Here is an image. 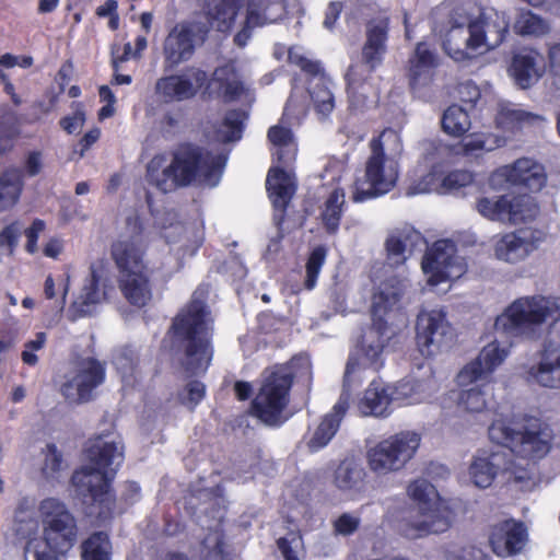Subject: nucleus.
<instances>
[{
    "label": "nucleus",
    "instance_id": "14",
    "mask_svg": "<svg viewBox=\"0 0 560 560\" xmlns=\"http://www.w3.org/2000/svg\"><path fill=\"white\" fill-rule=\"evenodd\" d=\"M421 268L430 287L460 278L466 272V264L456 255L454 242L436 241L421 261Z\"/></svg>",
    "mask_w": 560,
    "mask_h": 560
},
{
    "label": "nucleus",
    "instance_id": "22",
    "mask_svg": "<svg viewBox=\"0 0 560 560\" xmlns=\"http://www.w3.org/2000/svg\"><path fill=\"white\" fill-rule=\"evenodd\" d=\"M489 541L499 557L515 556L527 545V528L522 522L512 518L499 522L492 526Z\"/></svg>",
    "mask_w": 560,
    "mask_h": 560
},
{
    "label": "nucleus",
    "instance_id": "6",
    "mask_svg": "<svg viewBox=\"0 0 560 560\" xmlns=\"http://www.w3.org/2000/svg\"><path fill=\"white\" fill-rule=\"evenodd\" d=\"M560 319V299L542 295L515 300L495 319V329L509 336L537 338L542 324L553 325Z\"/></svg>",
    "mask_w": 560,
    "mask_h": 560
},
{
    "label": "nucleus",
    "instance_id": "18",
    "mask_svg": "<svg viewBox=\"0 0 560 560\" xmlns=\"http://www.w3.org/2000/svg\"><path fill=\"white\" fill-rule=\"evenodd\" d=\"M417 343L424 355L450 346L454 334L443 310L423 311L417 318Z\"/></svg>",
    "mask_w": 560,
    "mask_h": 560
},
{
    "label": "nucleus",
    "instance_id": "49",
    "mask_svg": "<svg viewBox=\"0 0 560 560\" xmlns=\"http://www.w3.org/2000/svg\"><path fill=\"white\" fill-rule=\"evenodd\" d=\"M442 129L447 135L460 137L470 129L468 113L458 105L450 106L442 116Z\"/></svg>",
    "mask_w": 560,
    "mask_h": 560
},
{
    "label": "nucleus",
    "instance_id": "40",
    "mask_svg": "<svg viewBox=\"0 0 560 560\" xmlns=\"http://www.w3.org/2000/svg\"><path fill=\"white\" fill-rule=\"evenodd\" d=\"M208 20L219 32L230 31L240 10V0H205Z\"/></svg>",
    "mask_w": 560,
    "mask_h": 560
},
{
    "label": "nucleus",
    "instance_id": "37",
    "mask_svg": "<svg viewBox=\"0 0 560 560\" xmlns=\"http://www.w3.org/2000/svg\"><path fill=\"white\" fill-rule=\"evenodd\" d=\"M370 73L364 65H352L346 74L349 107L353 110H362L368 105L372 90L366 82V75Z\"/></svg>",
    "mask_w": 560,
    "mask_h": 560
},
{
    "label": "nucleus",
    "instance_id": "44",
    "mask_svg": "<svg viewBox=\"0 0 560 560\" xmlns=\"http://www.w3.org/2000/svg\"><path fill=\"white\" fill-rule=\"evenodd\" d=\"M506 223L518 224L534 220L539 213V206L529 195L511 196Z\"/></svg>",
    "mask_w": 560,
    "mask_h": 560
},
{
    "label": "nucleus",
    "instance_id": "48",
    "mask_svg": "<svg viewBox=\"0 0 560 560\" xmlns=\"http://www.w3.org/2000/svg\"><path fill=\"white\" fill-rule=\"evenodd\" d=\"M82 560H112V544L106 533L96 532L81 545Z\"/></svg>",
    "mask_w": 560,
    "mask_h": 560
},
{
    "label": "nucleus",
    "instance_id": "32",
    "mask_svg": "<svg viewBox=\"0 0 560 560\" xmlns=\"http://www.w3.org/2000/svg\"><path fill=\"white\" fill-rule=\"evenodd\" d=\"M394 390V400L400 405H415L428 401L438 390L433 376L422 380L406 378L397 383Z\"/></svg>",
    "mask_w": 560,
    "mask_h": 560
},
{
    "label": "nucleus",
    "instance_id": "57",
    "mask_svg": "<svg viewBox=\"0 0 560 560\" xmlns=\"http://www.w3.org/2000/svg\"><path fill=\"white\" fill-rule=\"evenodd\" d=\"M38 529V522L34 517V512L23 505L19 506L14 515L13 530L19 537L30 538Z\"/></svg>",
    "mask_w": 560,
    "mask_h": 560
},
{
    "label": "nucleus",
    "instance_id": "10",
    "mask_svg": "<svg viewBox=\"0 0 560 560\" xmlns=\"http://www.w3.org/2000/svg\"><path fill=\"white\" fill-rule=\"evenodd\" d=\"M420 441V435L411 431L390 435L369 448L366 453L369 468L380 476L402 469L415 456Z\"/></svg>",
    "mask_w": 560,
    "mask_h": 560
},
{
    "label": "nucleus",
    "instance_id": "31",
    "mask_svg": "<svg viewBox=\"0 0 560 560\" xmlns=\"http://www.w3.org/2000/svg\"><path fill=\"white\" fill-rule=\"evenodd\" d=\"M409 62V81L413 90L427 86L432 82L438 67V58L425 43L417 45L415 55Z\"/></svg>",
    "mask_w": 560,
    "mask_h": 560
},
{
    "label": "nucleus",
    "instance_id": "64",
    "mask_svg": "<svg viewBox=\"0 0 560 560\" xmlns=\"http://www.w3.org/2000/svg\"><path fill=\"white\" fill-rule=\"evenodd\" d=\"M23 232V225L20 221H14L4 226L0 232V249L5 248L9 255H12L19 245Z\"/></svg>",
    "mask_w": 560,
    "mask_h": 560
},
{
    "label": "nucleus",
    "instance_id": "35",
    "mask_svg": "<svg viewBox=\"0 0 560 560\" xmlns=\"http://www.w3.org/2000/svg\"><path fill=\"white\" fill-rule=\"evenodd\" d=\"M545 120L544 116L524 110L512 103L500 104L495 116L498 128L509 132H514L525 126H541Z\"/></svg>",
    "mask_w": 560,
    "mask_h": 560
},
{
    "label": "nucleus",
    "instance_id": "15",
    "mask_svg": "<svg viewBox=\"0 0 560 560\" xmlns=\"http://www.w3.org/2000/svg\"><path fill=\"white\" fill-rule=\"evenodd\" d=\"M112 291H114V285L105 264L103 261L93 262L90 266L89 277L71 304L72 319L93 315L97 306L108 299Z\"/></svg>",
    "mask_w": 560,
    "mask_h": 560
},
{
    "label": "nucleus",
    "instance_id": "39",
    "mask_svg": "<svg viewBox=\"0 0 560 560\" xmlns=\"http://www.w3.org/2000/svg\"><path fill=\"white\" fill-rule=\"evenodd\" d=\"M119 288L126 300L138 307L147 305L152 298L147 271L119 276Z\"/></svg>",
    "mask_w": 560,
    "mask_h": 560
},
{
    "label": "nucleus",
    "instance_id": "8",
    "mask_svg": "<svg viewBox=\"0 0 560 560\" xmlns=\"http://www.w3.org/2000/svg\"><path fill=\"white\" fill-rule=\"evenodd\" d=\"M39 516L43 524V538L49 551L39 550L37 544L28 541L25 553L34 548L35 560H58L52 553H67L78 540V525L67 506L55 498H47L39 503Z\"/></svg>",
    "mask_w": 560,
    "mask_h": 560
},
{
    "label": "nucleus",
    "instance_id": "5",
    "mask_svg": "<svg viewBox=\"0 0 560 560\" xmlns=\"http://www.w3.org/2000/svg\"><path fill=\"white\" fill-rule=\"evenodd\" d=\"M209 320L206 305L194 298L175 317L170 335L172 348L183 353L180 359L185 371L190 375L205 373L212 359Z\"/></svg>",
    "mask_w": 560,
    "mask_h": 560
},
{
    "label": "nucleus",
    "instance_id": "20",
    "mask_svg": "<svg viewBox=\"0 0 560 560\" xmlns=\"http://www.w3.org/2000/svg\"><path fill=\"white\" fill-rule=\"evenodd\" d=\"M499 472H509L515 481L530 478L526 468L518 467L504 451L492 452L487 456H477L470 465L469 474L479 488H488Z\"/></svg>",
    "mask_w": 560,
    "mask_h": 560
},
{
    "label": "nucleus",
    "instance_id": "52",
    "mask_svg": "<svg viewBox=\"0 0 560 560\" xmlns=\"http://www.w3.org/2000/svg\"><path fill=\"white\" fill-rule=\"evenodd\" d=\"M515 32L523 36H544L550 32V24L532 11H522L514 23Z\"/></svg>",
    "mask_w": 560,
    "mask_h": 560
},
{
    "label": "nucleus",
    "instance_id": "41",
    "mask_svg": "<svg viewBox=\"0 0 560 560\" xmlns=\"http://www.w3.org/2000/svg\"><path fill=\"white\" fill-rule=\"evenodd\" d=\"M24 186L23 173L19 167H9L0 176V211L13 208L20 200Z\"/></svg>",
    "mask_w": 560,
    "mask_h": 560
},
{
    "label": "nucleus",
    "instance_id": "3",
    "mask_svg": "<svg viewBox=\"0 0 560 560\" xmlns=\"http://www.w3.org/2000/svg\"><path fill=\"white\" fill-rule=\"evenodd\" d=\"M89 464L77 470L72 483L83 497H90L100 505L98 516L107 518L115 504L110 481L124 462V445L120 439L97 436L86 451Z\"/></svg>",
    "mask_w": 560,
    "mask_h": 560
},
{
    "label": "nucleus",
    "instance_id": "16",
    "mask_svg": "<svg viewBox=\"0 0 560 560\" xmlns=\"http://www.w3.org/2000/svg\"><path fill=\"white\" fill-rule=\"evenodd\" d=\"M289 62L299 67L311 75L310 96L320 119L327 118L335 108V97L328 86L329 80L325 75L319 61L308 58L301 47H291L288 52Z\"/></svg>",
    "mask_w": 560,
    "mask_h": 560
},
{
    "label": "nucleus",
    "instance_id": "62",
    "mask_svg": "<svg viewBox=\"0 0 560 560\" xmlns=\"http://www.w3.org/2000/svg\"><path fill=\"white\" fill-rule=\"evenodd\" d=\"M474 182V176L465 170H456L450 172L445 176H441L442 194L453 192L459 188L466 187Z\"/></svg>",
    "mask_w": 560,
    "mask_h": 560
},
{
    "label": "nucleus",
    "instance_id": "63",
    "mask_svg": "<svg viewBox=\"0 0 560 560\" xmlns=\"http://www.w3.org/2000/svg\"><path fill=\"white\" fill-rule=\"evenodd\" d=\"M206 386L200 381H190L178 393V400L182 405L192 410L203 399Z\"/></svg>",
    "mask_w": 560,
    "mask_h": 560
},
{
    "label": "nucleus",
    "instance_id": "28",
    "mask_svg": "<svg viewBox=\"0 0 560 560\" xmlns=\"http://www.w3.org/2000/svg\"><path fill=\"white\" fill-rule=\"evenodd\" d=\"M544 57L535 49H522L514 55L511 73L522 89H527L535 84L544 74Z\"/></svg>",
    "mask_w": 560,
    "mask_h": 560
},
{
    "label": "nucleus",
    "instance_id": "33",
    "mask_svg": "<svg viewBox=\"0 0 560 560\" xmlns=\"http://www.w3.org/2000/svg\"><path fill=\"white\" fill-rule=\"evenodd\" d=\"M110 254L119 276L145 270L143 261L144 245L129 241H117L112 245Z\"/></svg>",
    "mask_w": 560,
    "mask_h": 560
},
{
    "label": "nucleus",
    "instance_id": "27",
    "mask_svg": "<svg viewBox=\"0 0 560 560\" xmlns=\"http://www.w3.org/2000/svg\"><path fill=\"white\" fill-rule=\"evenodd\" d=\"M388 31V19L380 18L372 20L366 25V42L362 49L363 61L369 72H372L382 61L386 51Z\"/></svg>",
    "mask_w": 560,
    "mask_h": 560
},
{
    "label": "nucleus",
    "instance_id": "13",
    "mask_svg": "<svg viewBox=\"0 0 560 560\" xmlns=\"http://www.w3.org/2000/svg\"><path fill=\"white\" fill-rule=\"evenodd\" d=\"M398 178V163L390 162L373 152L365 162L363 178H358L351 191L354 202H363L392 190Z\"/></svg>",
    "mask_w": 560,
    "mask_h": 560
},
{
    "label": "nucleus",
    "instance_id": "17",
    "mask_svg": "<svg viewBox=\"0 0 560 560\" xmlns=\"http://www.w3.org/2000/svg\"><path fill=\"white\" fill-rule=\"evenodd\" d=\"M357 370H359V360L351 355L346 365L343 390L338 401L332 407V410L322 419L320 423L307 442V447L311 452H317L325 447L337 433L349 408L350 393L348 387L350 385L351 375Z\"/></svg>",
    "mask_w": 560,
    "mask_h": 560
},
{
    "label": "nucleus",
    "instance_id": "9",
    "mask_svg": "<svg viewBox=\"0 0 560 560\" xmlns=\"http://www.w3.org/2000/svg\"><path fill=\"white\" fill-rule=\"evenodd\" d=\"M292 382L289 366L277 365L265 371L260 390L253 400L254 415L265 424L278 427L287 420L283 411L289 402Z\"/></svg>",
    "mask_w": 560,
    "mask_h": 560
},
{
    "label": "nucleus",
    "instance_id": "7",
    "mask_svg": "<svg viewBox=\"0 0 560 560\" xmlns=\"http://www.w3.org/2000/svg\"><path fill=\"white\" fill-rule=\"evenodd\" d=\"M488 434L492 442L505 446L521 458L539 459L550 451V430L536 418L495 420L489 427Z\"/></svg>",
    "mask_w": 560,
    "mask_h": 560
},
{
    "label": "nucleus",
    "instance_id": "61",
    "mask_svg": "<svg viewBox=\"0 0 560 560\" xmlns=\"http://www.w3.org/2000/svg\"><path fill=\"white\" fill-rule=\"evenodd\" d=\"M441 175L438 170L432 168L427 175H424L419 182L412 183L407 188L408 196H415L419 194L436 192L442 194Z\"/></svg>",
    "mask_w": 560,
    "mask_h": 560
},
{
    "label": "nucleus",
    "instance_id": "25",
    "mask_svg": "<svg viewBox=\"0 0 560 560\" xmlns=\"http://www.w3.org/2000/svg\"><path fill=\"white\" fill-rule=\"evenodd\" d=\"M266 187L276 210L273 220L277 225H280L284 219L285 209L295 192L294 175L280 166L271 167L267 175Z\"/></svg>",
    "mask_w": 560,
    "mask_h": 560
},
{
    "label": "nucleus",
    "instance_id": "19",
    "mask_svg": "<svg viewBox=\"0 0 560 560\" xmlns=\"http://www.w3.org/2000/svg\"><path fill=\"white\" fill-rule=\"evenodd\" d=\"M510 351L498 341L486 345L478 355L465 364L456 375V384L467 387L478 382L490 383L495 370L505 361Z\"/></svg>",
    "mask_w": 560,
    "mask_h": 560
},
{
    "label": "nucleus",
    "instance_id": "21",
    "mask_svg": "<svg viewBox=\"0 0 560 560\" xmlns=\"http://www.w3.org/2000/svg\"><path fill=\"white\" fill-rule=\"evenodd\" d=\"M450 514L448 509L439 501L427 506L417 508L404 520L400 526L401 533L409 539L444 533L451 526Z\"/></svg>",
    "mask_w": 560,
    "mask_h": 560
},
{
    "label": "nucleus",
    "instance_id": "11",
    "mask_svg": "<svg viewBox=\"0 0 560 560\" xmlns=\"http://www.w3.org/2000/svg\"><path fill=\"white\" fill-rule=\"evenodd\" d=\"M209 25L201 19L184 20L175 24L163 43L164 62L170 68L189 61L208 36Z\"/></svg>",
    "mask_w": 560,
    "mask_h": 560
},
{
    "label": "nucleus",
    "instance_id": "50",
    "mask_svg": "<svg viewBox=\"0 0 560 560\" xmlns=\"http://www.w3.org/2000/svg\"><path fill=\"white\" fill-rule=\"evenodd\" d=\"M246 118L247 114L244 110L234 109L228 112L220 128L215 132L217 140L221 142L240 140Z\"/></svg>",
    "mask_w": 560,
    "mask_h": 560
},
{
    "label": "nucleus",
    "instance_id": "26",
    "mask_svg": "<svg viewBox=\"0 0 560 560\" xmlns=\"http://www.w3.org/2000/svg\"><path fill=\"white\" fill-rule=\"evenodd\" d=\"M537 241L534 232L528 229L505 233L494 243V256L499 260L515 264L525 259L536 248Z\"/></svg>",
    "mask_w": 560,
    "mask_h": 560
},
{
    "label": "nucleus",
    "instance_id": "53",
    "mask_svg": "<svg viewBox=\"0 0 560 560\" xmlns=\"http://www.w3.org/2000/svg\"><path fill=\"white\" fill-rule=\"evenodd\" d=\"M343 205V190L335 189L327 198L322 212L324 225L329 233H335L338 230Z\"/></svg>",
    "mask_w": 560,
    "mask_h": 560
},
{
    "label": "nucleus",
    "instance_id": "29",
    "mask_svg": "<svg viewBox=\"0 0 560 560\" xmlns=\"http://www.w3.org/2000/svg\"><path fill=\"white\" fill-rule=\"evenodd\" d=\"M503 175L511 184L524 186L533 191L540 190L547 180L544 166L527 158L518 159L514 164L505 166Z\"/></svg>",
    "mask_w": 560,
    "mask_h": 560
},
{
    "label": "nucleus",
    "instance_id": "51",
    "mask_svg": "<svg viewBox=\"0 0 560 560\" xmlns=\"http://www.w3.org/2000/svg\"><path fill=\"white\" fill-rule=\"evenodd\" d=\"M486 384L462 389L457 395V407L468 413H481L487 410L488 400L485 392Z\"/></svg>",
    "mask_w": 560,
    "mask_h": 560
},
{
    "label": "nucleus",
    "instance_id": "45",
    "mask_svg": "<svg viewBox=\"0 0 560 560\" xmlns=\"http://www.w3.org/2000/svg\"><path fill=\"white\" fill-rule=\"evenodd\" d=\"M505 144V139L490 132H475L465 137L456 147L459 153L474 154L478 151H493Z\"/></svg>",
    "mask_w": 560,
    "mask_h": 560
},
{
    "label": "nucleus",
    "instance_id": "43",
    "mask_svg": "<svg viewBox=\"0 0 560 560\" xmlns=\"http://www.w3.org/2000/svg\"><path fill=\"white\" fill-rule=\"evenodd\" d=\"M268 138L276 148L273 155L280 164L289 165L295 160L298 149L290 129L273 126L268 131Z\"/></svg>",
    "mask_w": 560,
    "mask_h": 560
},
{
    "label": "nucleus",
    "instance_id": "30",
    "mask_svg": "<svg viewBox=\"0 0 560 560\" xmlns=\"http://www.w3.org/2000/svg\"><path fill=\"white\" fill-rule=\"evenodd\" d=\"M394 401L393 387L381 381H372L359 400L358 408L363 416L386 417Z\"/></svg>",
    "mask_w": 560,
    "mask_h": 560
},
{
    "label": "nucleus",
    "instance_id": "36",
    "mask_svg": "<svg viewBox=\"0 0 560 560\" xmlns=\"http://www.w3.org/2000/svg\"><path fill=\"white\" fill-rule=\"evenodd\" d=\"M366 471L353 458L343 459L334 472V485L341 491L361 493L365 488Z\"/></svg>",
    "mask_w": 560,
    "mask_h": 560
},
{
    "label": "nucleus",
    "instance_id": "60",
    "mask_svg": "<svg viewBox=\"0 0 560 560\" xmlns=\"http://www.w3.org/2000/svg\"><path fill=\"white\" fill-rule=\"evenodd\" d=\"M441 175L438 170L432 168L427 175H424L419 182L412 183L407 188L408 196H415L419 194L436 192L442 194Z\"/></svg>",
    "mask_w": 560,
    "mask_h": 560
},
{
    "label": "nucleus",
    "instance_id": "42",
    "mask_svg": "<svg viewBox=\"0 0 560 560\" xmlns=\"http://www.w3.org/2000/svg\"><path fill=\"white\" fill-rule=\"evenodd\" d=\"M369 147L371 152L395 163H398L404 151L400 135L390 128L383 130L378 137L373 138Z\"/></svg>",
    "mask_w": 560,
    "mask_h": 560
},
{
    "label": "nucleus",
    "instance_id": "55",
    "mask_svg": "<svg viewBox=\"0 0 560 560\" xmlns=\"http://www.w3.org/2000/svg\"><path fill=\"white\" fill-rule=\"evenodd\" d=\"M200 552L203 560H226L223 533L219 527L209 532L203 538Z\"/></svg>",
    "mask_w": 560,
    "mask_h": 560
},
{
    "label": "nucleus",
    "instance_id": "58",
    "mask_svg": "<svg viewBox=\"0 0 560 560\" xmlns=\"http://www.w3.org/2000/svg\"><path fill=\"white\" fill-rule=\"evenodd\" d=\"M409 497L418 502V508L438 502V493L434 487L425 479H418L408 486Z\"/></svg>",
    "mask_w": 560,
    "mask_h": 560
},
{
    "label": "nucleus",
    "instance_id": "54",
    "mask_svg": "<svg viewBox=\"0 0 560 560\" xmlns=\"http://www.w3.org/2000/svg\"><path fill=\"white\" fill-rule=\"evenodd\" d=\"M113 363L121 375L126 385H132L136 372V353L131 348L124 347L117 349L113 357Z\"/></svg>",
    "mask_w": 560,
    "mask_h": 560
},
{
    "label": "nucleus",
    "instance_id": "12",
    "mask_svg": "<svg viewBox=\"0 0 560 560\" xmlns=\"http://www.w3.org/2000/svg\"><path fill=\"white\" fill-rule=\"evenodd\" d=\"M105 381V365L95 358L78 359L66 374L60 393L72 404L88 402Z\"/></svg>",
    "mask_w": 560,
    "mask_h": 560
},
{
    "label": "nucleus",
    "instance_id": "24",
    "mask_svg": "<svg viewBox=\"0 0 560 560\" xmlns=\"http://www.w3.org/2000/svg\"><path fill=\"white\" fill-rule=\"evenodd\" d=\"M528 377L542 387L560 388V340H548L544 343L539 361L530 366Z\"/></svg>",
    "mask_w": 560,
    "mask_h": 560
},
{
    "label": "nucleus",
    "instance_id": "2",
    "mask_svg": "<svg viewBox=\"0 0 560 560\" xmlns=\"http://www.w3.org/2000/svg\"><path fill=\"white\" fill-rule=\"evenodd\" d=\"M450 22L443 48L455 61H466L499 47L510 28L509 16L493 9L481 12L474 20L456 12Z\"/></svg>",
    "mask_w": 560,
    "mask_h": 560
},
{
    "label": "nucleus",
    "instance_id": "47",
    "mask_svg": "<svg viewBox=\"0 0 560 560\" xmlns=\"http://www.w3.org/2000/svg\"><path fill=\"white\" fill-rule=\"evenodd\" d=\"M422 154L432 168L438 170L443 164H451L454 156L459 154L456 147L446 144L441 140H424L422 142Z\"/></svg>",
    "mask_w": 560,
    "mask_h": 560
},
{
    "label": "nucleus",
    "instance_id": "59",
    "mask_svg": "<svg viewBox=\"0 0 560 560\" xmlns=\"http://www.w3.org/2000/svg\"><path fill=\"white\" fill-rule=\"evenodd\" d=\"M327 249L324 246L315 247L306 262L305 288L312 290L315 288L320 269L326 260Z\"/></svg>",
    "mask_w": 560,
    "mask_h": 560
},
{
    "label": "nucleus",
    "instance_id": "4",
    "mask_svg": "<svg viewBox=\"0 0 560 560\" xmlns=\"http://www.w3.org/2000/svg\"><path fill=\"white\" fill-rule=\"evenodd\" d=\"M404 283L388 279L380 284L372 298V326L362 338L363 359L360 368L377 371L382 366V353L385 345L396 335L399 325H405L406 317L401 312L400 299Z\"/></svg>",
    "mask_w": 560,
    "mask_h": 560
},
{
    "label": "nucleus",
    "instance_id": "34",
    "mask_svg": "<svg viewBox=\"0 0 560 560\" xmlns=\"http://www.w3.org/2000/svg\"><path fill=\"white\" fill-rule=\"evenodd\" d=\"M424 245L422 235L413 230L393 232L386 240L388 259L400 265L417 249Z\"/></svg>",
    "mask_w": 560,
    "mask_h": 560
},
{
    "label": "nucleus",
    "instance_id": "38",
    "mask_svg": "<svg viewBox=\"0 0 560 560\" xmlns=\"http://www.w3.org/2000/svg\"><path fill=\"white\" fill-rule=\"evenodd\" d=\"M285 8V0H247V24L264 26L273 23L284 15Z\"/></svg>",
    "mask_w": 560,
    "mask_h": 560
},
{
    "label": "nucleus",
    "instance_id": "56",
    "mask_svg": "<svg viewBox=\"0 0 560 560\" xmlns=\"http://www.w3.org/2000/svg\"><path fill=\"white\" fill-rule=\"evenodd\" d=\"M20 125L14 113L5 114L0 125V155L10 152L20 136Z\"/></svg>",
    "mask_w": 560,
    "mask_h": 560
},
{
    "label": "nucleus",
    "instance_id": "46",
    "mask_svg": "<svg viewBox=\"0 0 560 560\" xmlns=\"http://www.w3.org/2000/svg\"><path fill=\"white\" fill-rule=\"evenodd\" d=\"M510 202V195L481 197L476 201V210L490 221L506 223Z\"/></svg>",
    "mask_w": 560,
    "mask_h": 560
},
{
    "label": "nucleus",
    "instance_id": "23",
    "mask_svg": "<svg viewBox=\"0 0 560 560\" xmlns=\"http://www.w3.org/2000/svg\"><path fill=\"white\" fill-rule=\"evenodd\" d=\"M189 72L194 81L187 74H173L160 78L155 83V93L165 103L180 102L194 97L207 81V73L200 69H191Z\"/></svg>",
    "mask_w": 560,
    "mask_h": 560
},
{
    "label": "nucleus",
    "instance_id": "1",
    "mask_svg": "<svg viewBox=\"0 0 560 560\" xmlns=\"http://www.w3.org/2000/svg\"><path fill=\"white\" fill-rule=\"evenodd\" d=\"M226 156L203 152L191 144L180 145L168 161L165 154H156L147 165V180L162 192L185 187L198 180L210 187L219 184Z\"/></svg>",
    "mask_w": 560,
    "mask_h": 560
}]
</instances>
